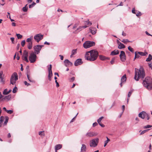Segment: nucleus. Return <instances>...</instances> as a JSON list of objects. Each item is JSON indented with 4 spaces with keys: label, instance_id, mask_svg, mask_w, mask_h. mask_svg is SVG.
I'll return each instance as SVG.
<instances>
[{
    "label": "nucleus",
    "instance_id": "e433bc0d",
    "mask_svg": "<svg viewBox=\"0 0 152 152\" xmlns=\"http://www.w3.org/2000/svg\"><path fill=\"white\" fill-rule=\"evenodd\" d=\"M128 49L132 53H134V51L133 49L131 48L130 46H129L128 48Z\"/></svg>",
    "mask_w": 152,
    "mask_h": 152
},
{
    "label": "nucleus",
    "instance_id": "603ef678",
    "mask_svg": "<svg viewBox=\"0 0 152 152\" xmlns=\"http://www.w3.org/2000/svg\"><path fill=\"white\" fill-rule=\"evenodd\" d=\"M148 130V129L146 130H144L142 131L140 133V135L143 134L145 133L146 132H147Z\"/></svg>",
    "mask_w": 152,
    "mask_h": 152
},
{
    "label": "nucleus",
    "instance_id": "f704fd0d",
    "mask_svg": "<svg viewBox=\"0 0 152 152\" xmlns=\"http://www.w3.org/2000/svg\"><path fill=\"white\" fill-rule=\"evenodd\" d=\"M77 49H73L72 51V55H74L77 53Z\"/></svg>",
    "mask_w": 152,
    "mask_h": 152
},
{
    "label": "nucleus",
    "instance_id": "aec40b11",
    "mask_svg": "<svg viewBox=\"0 0 152 152\" xmlns=\"http://www.w3.org/2000/svg\"><path fill=\"white\" fill-rule=\"evenodd\" d=\"M86 145L84 144H82L81 150L82 151L85 152L86 151Z\"/></svg>",
    "mask_w": 152,
    "mask_h": 152
},
{
    "label": "nucleus",
    "instance_id": "7c9ffc66",
    "mask_svg": "<svg viewBox=\"0 0 152 152\" xmlns=\"http://www.w3.org/2000/svg\"><path fill=\"white\" fill-rule=\"evenodd\" d=\"M28 4H26L25 6L23 7L22 9V10L24 12H26L28 10V7H26Z\"/></svg>",
    "mask_w": 152,
    "mask_h": 152
},
{
    "label": "nucleus",
    "instance_id": "473e14b6",
    "mask_svg": "<svg viewBox=\"0 0 152 152\" xmlns=\"http://www.w3.org/2000/svg\"><path fill=\"white\" fill-rule=\"evenodd\" d=\"M121 42L123 43L126 44L127 42H130L127 39H123L122 40H121Z\"/></svg>",
    "mask_w": 152,
    "mask_h": 152
},
{
    "label": "nucleus",
    "instance_id": "338daca9",
    "mask_svg": "<svg viewBox=\"0 0 152 152\" xmlns=\"http://www.w3.org/2000/svg\"><path fill=\"white\" fill-rule=\"evenodd\" d=\"M99 125L102 127H104V125L103 124H101V123H98Z\"/></svg>",
    "mask_w": 152,
    "mask_h": 152
},
{
    "label": "nucleus",
    "instance_id": "5701e85b",
    "mask_svg": "<svg viewBox=\"0 0 152 152\" xmlns=\"http://www.w3.org/2000/svg\"><path fill=\"white\" fill-rule=\"evenodd\" d=\"M126 75L125 74L124 75L121 77V81L122 82H125L126 80Z\"/></svg>",
    "mask_w": 152,
    "mask_h": 152
},
{
    "label": "nucleus",
    "instance_id": "052dcab7",
    "mask_svg": "<svg viewBox=\"0 0 152 152\" xmlns=\"http://www.w3.org/2000/svg\"><path fill=\"white\" fill-rule=\"evenodd\" d=\"M55 83H56V86L57 87H58L59 86V85L58 83L57 82V80H55Z\"/></svg>",
    "mask_w": 152,
    "mask_h": 152
},
{
    "label": "nucleus",
    "instance_id": "774afa93",
    "mask_svg": "<svg viewBox=\"0 0 152 152\" xmlns=\"http://www.w3.org/2000/svg\"><path fill=\"white\" fill-rule=\"evenodd\" d=\"M59 56H60V59L61 60H63V59H64V56H62V55H59Z\"/></svg>",
    "mask_w": 152,
    "mask_h": 152
},
{
    "label": "nucleus",
    "instance_id": "4c0bfd02",
    "mask_svg": "<svg viewBox=\"0 0 152 152\" xmlns=\"http://www.w3.org/2000/svg\"><path fill=\"white\" fill-rule=\"evenodd\" d=\"M16 36L18 39H21L22 37V36L19 34H16Z\"/></svg>",
    "mask_w": 152,
    "mask_h": 152
},
{
    "label": "nucleus",
    "instance_id": "a18cd8bd",
    "mask_svg": "<svg viewBox=\"0 0 152 152\" xmlns=\"http://www.w3.org/2000/svg\"><path fill=\"white\" fill-rule=\"evenodd\" d=\"M6 112L9 114H11L13 113V111L11 110H7L6 111Z\"/></svg>",
    "mask_w": 152,
    "mask_h": 152
},
{
    "label": "nucleus",
    "instance_id": "4468645a",
    "mask_svg": "<svg viewBox=\"0 0 152 152\" xmlns=\"http://www.w3.org/2000/svg\"><path fill=\"white\" fill-rule=\"evenodd\" d=\"M83 63V62L82 61L81 59L79 58L77 59L75 62V66H77L79 65H80Z\"/></svg>",
    "mask_w": 152,
    "mask_h": 152
},
{
    "label": "nucleus",
    "instance_id": "37998d69",
    "mask_svg": "<svg viewBox=\"0 0 152 152\" xmlns=\"http://www.w3.org/2000/svg\"><path fill=\"white\" fill-rule=\"evenodd\" d=\"M152 126L151 125H148L146 126H145L143 127V128L144 129H147L148 128H149L150 127H151Z\"/></svg>",
    "mask_w": 152,
    "mask_h": 152
},
{
    "label": "nucleus",
    "instance_id": "c03bdc74",
    "mask_svg": "<svg viewBox=\"0 0 152 152\" xmlns=\"http://www.w3.org/2000/svg\"><path fill=\"white\" fill-rule=\"evenodd\" d=\"M25 44V41L23 40L21 42V45L22 47H24Z\"/></svg>",
    "mask_w": 152,
    "mask_h": 152
},
{
    "label": "nucleus",
    "instance_id": "09e8293b",
    "mask_svg": "<svg viewBox=\"0 0 152 152\" xmlns=\"http://www.w3.org/2000/svg\"><path fill=\"white\" fill-rule=\"evenodd\" d=\"M26 42L28 43H30L32 42V40H31L30 38H28L26 40Z\"/></svg>",
    "mask_w": 152,
    "mask_h": 152
},
{
    "label": "nucleus",
    "instance_id": "b1692460",
    "mask_svg": "<svg viewBox=\"0 0 152 152\" xmlns=\"http://www.w3.org/2000/svg\"><path fill=\"white\" fill-rule=\"evenodd\" d=\"M137 53L139 54L140 55L142 56H145L148 54V53L146 52L143 53L141 52H137Z\"/></svg>",
    "mask_w": 152,
    "mask_h": 152
},
{
    "label": "nucleus",
    "instance_id": "a878e982",
    "mask_svg": "<svg viewBox=\"0 0 152 152\" xmlns=\"http://www.w3.org/2000/svg\"><path fill=\"white\" fill-rule=\"evenodd\" d=\"M152 59V56L151 54H149L148 55V57L146 59V61H150Z\"/></svg>",
    "mask_w": 152,
    "mask_h": 152
},
{
    "label": "nucleus",
    "instance_id": "39448f33",
    "mask_svg": "<svg viewBox=\"0 0 152 152\" xmlns=\"http://www.w3.org/2000/svg\"><path fill=\"white\" fill-rule=\"evenodd\" d=\"M95 43L94 41H87L83 44V47L86 49L90 48L95 45Z\"/></svg>",
    "mask_w": 152,
    "mask_h": 152
},
{
    "label": "nucleus",
    "instance_id": "ddd939ff",
    "mask_svg": "<svg viewBox=\"0 0 152 152\" xmlns=\"http://www.w3.org/2000/svg\"><path fill=\"white\" fill-rule=\"evenodd\" d=\"M64 65L66 67L72 66V63L68 59H66L64 61Z\"/></svg>",
    "mask_w": 152,
    "mask_h": 152
},
{
    "label": "nucleus",
    "instance_id": "4d7b16f0",
    "mask_svg": "<svg viewBox=\"0 0 152 152\" xmlns=\"http://www.w3.org/2000/svg\"><path fill=\"white\" fill-rule=\"evenodd\" d=\"M50 66L48 68V71H52V65L51 64L50 65Z\"/></svg>",
    "mask_w": 152,
    "mask_h": 152
},
{
    "label": "nucleus",
    "instance_id": "6ab92c4d",
    "mask_svg": "<svg viewBox=\"0 0 152 152\" xmlns=\"http://www.w3.org/2000/svg\"><path fill=\"white\" fill-rule=\"evenodd\" d=\"M119 52L118 50H115L114 51H112L110 54V55L112 56H113L115 55H117L119 54Z\"/></svg>",
    "mask_w": 152,
    "mask_h": 152
},
{
    "label": "nucleus",
    "instance_id": "49530a36",
    "mask_svg": "<svg viewBox=\"0 0 152 152\" xmlns=\"http://www.w3.org/2000/svg\"><path fill=\"white\" fill-rule=\"evenodd\" d=\"M44 131H43V132H42V131L39 132V135L44 136L45 134H44Z\"/></svg>",
    "mask_w": 152,
    "mask_h": 152
},
{
    "label": "nucleus",
    "instance_id": "bb28decb",
    "mask_svg": "<svg viewBox=\"0 0 152 152\" xmlns=\"http://www.w3.org/2000/svg\"><path fill=\"white\" fill-rule=\"evenodd\" d=\"M27 47L29 49H31L32 47V42L28 43V44Z\"/></svg>",
    "mask_w": 152,
    "mask_h": 152
},
{
    "label": "nucleus",
    "instance_id": "cd10ccee",
    "mask_svg": "<svg viewBox=\"0 0 152 152\" xmlns=\"http://www.w3.org/2000/svg\"><path fill=\"white\" fill-rule=\"evenodd\" d=\"M11 95L9 94L8 95L5 96L4 98V99H7L8 100H9L11 98Z\"/></svg>",
    "mask_w": 152,
    "mask_h": 152
},
{
    "label": "nucleus",
    "instance_id": "3c124183",
    "mask_svg": "<svg viewBox=\"0 0 152 152\" xmlns=\"http://www.w3.org/2000/svg\"><path fill=\"white\" fill-rule=\"evenodd\" d=\"M53 75H50V74H48V79L50 81H51V77Z\"/></svg>",
    "mask_w": 152,
    "mask_h": 152
},
{
    "label": "nucleus",
    "instance_id": "58836bf2",
    "mask_svg": "<svg viewBox=\"0 0 152 152\" xmlns=\"http://www.w3.org/2000/svg\"><path fill=\"white\" fill-rule=\"evenodd\" d=\"M36 4V3L34 2H33L32 4L29 5V8H31L34 7Z\"/></svg>",
    "mask_w": 152,
    "mask_h": 152
},
{
    "label": "nucleus",
    "instance_id": "dca6fc26",
    "mask_svg": "<svg viewBox=\"0 0 152 152\" xmlns=\"http://www.w3.org/2000/svg\"><path fill=\"white\" fill-rule=\"evenodd\" d=\"M117 43L118 45V48L120 49L124 48H125V46L123 44L120 42L118 40H117Z\"/></svg>",
    "mask_w": 152,
    "mask_h": 152
},
{
    "label": "nucleus",
    "instance_id": "69168bd1",
    "mask_svg": "<svg viewBox=\"0 0 152 152\" xmlns=\"http://www.w3.org/2000/svg\"><path fill=\"white\" fill-rule=\"evenodd\" d=\"M7 118H6V119L4 123V124H6L8 121V117H7Z\"/></svg>",
    "mask_w": 152,
    "mask_h": 152
},
{
    "label": "nucleus",
    "instance_id": "79ce46f5",
    "mask_svg": "<svg viewBox=\"0 0 152 152\" xmlns=\"http://www.w3.org/2000/svg\"><path fill=\"white\" fill-rule=\"evenodd\" d=\"M132 90H131L130 91H129L128 93V98H129L130 96L132 94V93L133 92Z\"/></svg>",
    "mask_w": 152,
    "mask_h": 152
},
{
    "label": "nucleus",
    "instance_id": "6e6552de",
    "mask_svg": "<svg viewBox=\"0 0 152 152\" xmlns=\"http://www.w3.org/2000/svg\"><path fill=\"white\" fill-rule=\"evenodd\" d=\"M98 135V133L96 132L89 131L85 135V137L87 138L91 137L96 136Z\"/></svg>",
    "mask_w": 152,
    "mask_h": 152
},
{
    "label": "nucleus",
    "instance_id": "c9c22d12",
    "mask_svg": "<svg viewBox=\"0 0 152 152\" xmlns=\"http://www.w3.org/2000/svg\"><path fill=\"white\" fill-rule=\"evenodd\" d=\"M27 76L28 80L30 82H34V81L32 80V79L30 77L29 75L28 74H27Z\"/></svg>",
    "mask_w": 152,
    "mask_h": 152
},
{
    "label": "nucleus",
    "instance_id": "a19ab883",
    "mask_svg": "<svg viewBox=\"0 0 152 152\" xmlns=\"http://www.w3.org/2000/svg\"><path fill=\"white\" fill-rule=\"evenodd\" d=\"M104 117L103 116H102L99 118V119H98L97 121L98 123H101V121L102 119H103Z\"/></svg>",
    "mask_w": 152,
    "mask_h": 152
},
{
    "label": "nucleus",
    "instance_id": "f03ea898",
    "mask_svg": "<svg viewBox=\"0 0 152 152\" xmlns=\"http://www.w3.org/2000/svg\"><path fill=\"white\" fill-rule=\"evenodd\" d=\"M145 76V72L144 69L140 68L139 69H135V75L134 79L136 81L139 80L140 78H144Z\"/></svg>",
    "mask_w": 152,
    "mask_h": 152
},
{
    "label": "nucleus",
    "instance_id": "0eeeda50",
    "mask_svg": "<svg viewBox=\"0 0 152 152\" xmlns=\"http://www.w3.org/2000/svg\"><path fill=\"white\" fill-rule=\"evenodd\" d=\"M99 142L98 138L93 139L90 141V146L91 147H95L97 145Z\"/></svg>",
    "mask_w": 152,
    "mask_h": 152
},
{
    "label": "nucleus",
    "instance_id": "e2e57ef3",
    "mask_svg": "<svg viewBox=\"0 0 152 152\" xmlns=\"http://www.w3.org/2000/svg\"><path fill=\"white\" fill-rule=\"evenodd\" d=\"M98 125V124L96 122H95L93 124V127H95Z\"/></svg>",
    "mask_w": 152,
    "mask_h": 152
},
{
    "label": "nucleus",
    "instance_id": "412c9836",
    "mask_svg": "<svg viewBox=\"0 0 152 152\" xmlns=\"http://www.w3.org/2000/svg\"><path fill=\"white\" fill-rule=\"evenodd\" d=\"M84 23L85 25H86V26L88 25V26L91 25L92 24V23L90 22L88 20L87 21H84Z\"/></svg>",
    "mask_w": 152,
    "mask_h": 152
},
{
    "label": "nucleus",
    "instance_id": "9d476101",
    "mask_svg": "<svg viewBox=\"0 0 152 152\" xmlns=\"http://www.w3.org/2000/svg\"><path fill=\"white\" fill-rule=\"evenodd\" d=\"M43 35L40 34H36L34 36V39L35 40L39 42V41L43 38Z\"/></svg>",
    "mask_w": 152,
    "mask_h": 152
},
{
    "label": "nucleus",
    "instance_id": "c756f323",
    "mask_svg": "<svg viewBox=\"0 0 152 152\" xmlns=\"http://www.w3.org/2000/svg\"><path fill=\"white\" fill-rule=\"evenodd\" d=\"M28 56H22V58L23 60L25 61L26 62L28 63L29 62V61L28 59Z\"/></svg>",
    "mask_w": 152,
    "mask_h": 152
},
{
    "label": "nucleus",
    "instance_id": "a211bd4d",
    "mask_svg": "<svg viewBox=\"0 0 152 152\" xmlns=\"http://www.w3.org/2000/svg\"><path fill=\"white\" fill-rule=\"evenodd\" d=\"M99 58L101 60L103 61L106 59L109 60L110 59L109 58L106 57L101 55H100L99 56Z\"/></svg>",
    "mask_w": 152,
    "mask_h": 152
},
{
    "label": "nucleus",
    "instance_id": "7ed1b4c3",
    "mask_svg": "<svg viewBox=\"0 0 152 152\" xmlns=\"http://www.w3.org/2000/svg\"><path fill=\"white\" fill-rule=\"evenodd\" d=\"M142 84L143 86L148 90H150L152 88V78L147 77L143 81Z\"/></svg>",
    "mask_w": 152,
    "mask_h": 152
},
{
    "label": "nucleus",
    "instance_id": "423d86ee",
    "mask_svg": "<svg viewBox=\"0 0 152 152\" xmlns=\"http://www.w3.org/2000/svg\"><path fill=\"white\" fill-rule=\"evenodd\" d=\"M37 56L36 53L34 52H32L29 55V60L31 63H34L37 59Z\"/></svg>",
    "mask_w": 152,
    "mask_h": 152
},
{
    "label": "nucleus",
    "instance_id": "f257e3e1",
    "mask_svg": "<svg viewBox=\"0 0 152 152\" xmlns=\"http://www.w3.org/2000/svg\"><path fill=\"white\" fill-rule=\"evenodd\" d=\"M99 55L98 52L96 50H93L86 52L85 55L86 59L91 61L96 60Z\"/></svg>",
    "mask_w": 152,
    "mask_h": 152
},
{
    "label": "nucleus",
    "instance_id": "de8ad7c7",
    "mask_svg": "<svg viewBox=\"0 0 152 152\" xmlns=\"http://www.w3.org/2000/svg\"><path fill=\"white\" fill-rule=\"evenodd\" d=\"M4 119V116H1L0 117V122H2Z\"/></svg>",
    "mask_w": 152,
    "mask_h": 152
},
{
    "label": "nucleus",
    "instance_id": "f8f14e48",
    "mask_svg": "<svg viewBox=\"0 0 152 152\" xmlns=\"http://www.w3.org/2000/svg\"><path fill=\"white\" fill-rule=\"evenodd\" d=\"M147 115V114L145 112L143 111L139 114L138 116L139 117L144 119Z\"/></svg>",
    "mask_w": 152,
    "mask_h": 152
},
{
    "label": "nucleus",
    "instance_id": "13d9d810",
    "mask_svg": "<svg viewBox=\"0 0 152 152\" xmlns=\"http://www.w3.org/2000/svg\"><path fill=\"white\" fill-rule=\"evenodd\" d=\"M75 79V77H72L70 79V82L73 81Z\"/></svg>",
    "mask_w": 152,
    "mask_h": 152
},
{
    "label": "nucleus",
    "instance_id": "2eb2a0df",
    "mask_svg": "<svg viewBox=\"0 0 152 152\" xmlns=\"http://www.w3.org/2000/svg\"><path fill=\"white\" fill-rule=\"evenodd\" d=\"M132 12L133 13L136 14V15L137 17L140 16L141 15L140 12L135 10L134 8L132 9Z\"/></svg>",
    "mask_w": 152,
    "mask_h": 152
},
{
    "label": "nucleus",
    "instance_id": "c85d7f7f",
    "mask_svg": "<svg viewBox=\"0 0 152 152\" xmlns=\"http://www.w3.org/2000/svg\"><path fill=\"white\" fill-rule=\"evenodd\" d=\"M28 52L26 50H24L23 52V55L22 56H28Z\"/></svg>",
    "mask_w": 152,
    "mask_h": 152
},
{
    "label": "nucleus",
    "instance_id": "1a4fd4ad",
    "mask_svg": "<svg viewBox=\"0 0 152 152\" xmlns=\"http://www.w3.org/2000/svg\"><path fill=\"white\" fill-rule=\"evenodd\" d=\"M44 46L43 45H37L34 47V53L37 54H39L40 51L41 50L42 48Z\"/></svg>",
    "mask_w": 152,
    "mask_h": 152
},
{
    "label": "nucleus",
    "instance_id": "4be33fe9",
    "mask_svg": "<svg viewBox=\"0 0 152 152\" xmlns=\"http://www.w3.org/2000/svg\"><path fill=\"white\" fill-rule=\"evenodd\" d=\"M62 147V145L58 144L56 145L55 146V150H58L61 149Z\"/></svg>",
    "mask_w": 152,
    "mask_h": 152
},
{
    "label": "nucleus",
    "instance_id": "bf43d9fd",
    "mask_svg": "<svg viewBox=\"0 0 152 152\" xmlns=\"http://www.w3.org/2000/svg\"><path fill=\"white\" fill-rule=\"evenodd\" d=\"M148 66H149V67L151 68V69L152 70V63H149Z\"/></svg>",
    "mask_w": 152,
    "mask_h": 152
},
{
    "label": "nucleus",
    "instance_id": "f3484780",
    "mask_svg": "<svg viewBox=\"0 0 152 152\" xmlns=\"http://www.w3.org/2000/svg\"><path fill=\"white\" fill-rule=\"evenodd\" d=\"M89 30L92 34H94L96 33V30L95 28L91 27L89 28Z\"/></svg>",
    "mask_w": 152,
    "mask_h": 152
},
{
    "label": "nucleus",
    "instance_id": "72a5a7b5",
    "mask_svg": "<svg viewBox=\"0 0 152 152\" xmlns=\"http://www.w3.org/2000/svg\"><path fill=\"white\" fill-rule=\"evenodd\" d=\"M17 90H18L16 86H15L14 87V88H13V89L12 92L13 93H15L17 92Z\"/></svg>",
    "mask_w": 152,
    "mask_h": 152
},
{
    "label": "nucleus",
    "instance_id": "0e129e2a",
    "mask_svg": "<svg viewBox=\"0 0 152 152\" xmlns=\"http://www.w3.org/2000/svg\"><path fill=\"white\" fill-rule=\"evenodd\" d=\"M3 74V72L2 71H0V79L1 78Z\"/></svg>",
    "mask_w": 152,
    "mask_h": 152
},
{
    "label": "nucleus",
    "instance_id": "5fc2aeb1",
    "mask_svg": "<svg viewBox=\"0 0 152 152\" xmlns=\"http://www.w3.org/2000/svg\"><path fill=\"white\" fill-rule=\"evenodd\" d=\"M10 40L13 44L14 43V37H11L10 38Z\"/></svg>",
    "mask_w": 152,
    "mask_h": 152
},
{
    "label": "nucleus",
    "instance_id": "864d4df0",
    "mask_svg": "<svg viewBox=\"0 0 152 152\" xmlns=\"http://www.w3.org/2000/svg\"><path fill=\"white\" fill-rule=\"evenodd\" d=\"M78 114V113H77V115H76V116L74 117L73 118L72 120H71L70 121V123H72V122H73L75 120V118H76V117H77V115Z\"/></svg>",
    "mask_w": 152,
    "mask_h": 152
},
{
    "label": "nucleus",
    "instance_id": "ea45409f",
    "mask_svg": "<svg viewBox=\"0 0 152 152\" xmlns=\"http://www.w3.org/2000/svg\"><path fill=\"white\" fill-rule=\"evenodd\" d=\"M135 58H139L140 57V55L137 53V52H135Z\"/></svg>",
    "mask_w": 152,
    "mask_h": 152
},
{
    "label": "nucleus",
    "instance_id": "393cba45",
    "mask_svg": "<svg viewBox=\"0 0 152 152\" xmlns=\"http://www.w3.org/2000/svg\"><path fill=\"white\" fill-rule=\"evenodd\" d=\"M7 91V88H6L5 89L4 91H3V94L4 95H7L9 93H10L11 91L12 90L11 89L10 90L8 91L7 92V93H5V91Z\"/></svg>",
    "mask_w": 152,
    "mask_h": 152
},
{
    "label": "nucleus",
    "instance_id": "6e6d98bb",
    "mask_svg": "<svg viewBox=\"0 0 152 152\" xmlns=\"http://www.w3.org/2000/svg\"><path fill=\"white\" fill-rule=\"evenodd\" d=\"M24 83L25 85H26L27 86H28L30 85V84L29 83H28L26 81H25L24 82Z\"/></svg>",
    "mask_w": 152,
    "mask_h": 152
},
{
    "label": "nucleus",
    "instance_id": "20e7f679",
    "mask_svg": "<svg viewBox=\"0 0 152 152\" xmlns=\"http://www.w3.org/2000/svg\"><path fill=\"white\" fill-rule=\"evenodd\" d=\"M18 79V75L17 73L15 72L13 73L10 77V84L13 85H15L16 83V81Z\"/></svg>",
    "mask_w": 152,
    "mask_h": 152
},
{
    "label": "nucleus",
    "instance_id": "9b49d317",
    "mask_svg": "<svg viewBox=\"0 0 152 152\" xmlns=\"http://www.w3.org/2000/svg\"><path fill=\"white\" fill-rule=\"evenodd\" d=\"M120 57L121 60L122 61H124L126 60V57L125 52L123 51H121V53L120 55Z\"/></svg>",
    "mask_w": 152,
    "mask_h": 152
},
{
    "label": "nucleus",
    "instance_id": "680f3d73",
    "mask_svg": "<svg viewBox=\"0 0 152 152\" xmlns=\"http://www.w3.org/2000/svg\"><path fill=\"white\" fill-rule=\"evenodd\" d=\"M114 59L113 58L111 61L110 63H111V64H114Z\"/></svg>",
    "mask_w": 152,
    "mask_h": 152
},
{
    "label": "nucleus",
    "instance_id": "2f4dec72",
    "mask_svg": "<svg viewBox=\"0 0 152 152\" xmlns=\"http://www.w3.org/2000/svg\"><path fill=\"white\" fill-rule=\"evenodd\" d=\"M106 138H107V140L106 141H104V147H105L106 145H107V143H108V142L110 141V140L107 137H106Z\"/></svg>",
    "mask_w": 152,
    "mask_h": 152
},
{
    "label": "nucleus",
    "instance_id": "8fccbe9b",
    "mask_svg": "<svg viewBox=\"0 0 152 152\" xmlns=\"http://www.w3.org/2000/svg\"><path fill=\"white\" fill-rule=\"evenodd\" d=\"M82 28V26H80L78 28H77V30L75 32H73V33H76V31L77 30H80V31L81 30Z\"/></svg>",
    "mask_w": 152,
    "mask_h": 152
}]
</instances>
